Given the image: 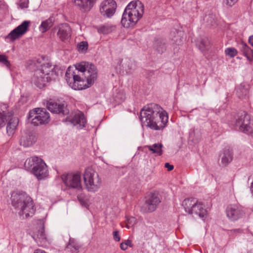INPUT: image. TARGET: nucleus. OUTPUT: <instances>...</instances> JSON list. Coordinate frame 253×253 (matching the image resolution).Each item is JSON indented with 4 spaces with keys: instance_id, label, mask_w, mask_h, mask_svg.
Returning a JSON list of instances; mask_svg holds the SVG:
<instances>
[{
    "instance_id": "f257e3e1",
    "label": "nucleus",
    "mask_w": 253,
    "mask_h": 253,
    "mask_svg": "<svg viewBox=\"0 0 253 253\" xmlns=\"http://www.w3.org/2000/svg\"><path fill=\"white\" fill-rule=\"evenodd\" d=\"M162 110L159 105L154 103L143 107L139 116L142 125L155 130H163L168 122V115Z\"/></svg>"
},
{
    "instance_id": "f03ea898",
    "label": "nucleus",
    "mask_w": 253,
    "mask_h": 253,
    "mask_svg": "<svg viewBox=\"0 0 253 253\" xmlns=\"http://www.w3.org/2000/svg\"><path fill=\"white\" fill-rule=\"evenodd\" d=\"M62 72L59 67L46 63L41 65V68L36 70L31 79V83L39 88L44 87L46 84L55 80Z\"/></svg>"
},
{
    "instance_id": "7ed1b4c3",
    "label": "nucleus",
    "mask_w": 253,
    "mask_h": 253,
    "mask_svg": "<svg viewBox=\"0 0 253 253\" xmlns=\"http://www.w3.org/2000/svg\"><path fill=\"white\" fill-rule=\"evenodd\" d=\"M11 204L17 209L19 214L25 215V217L33 216L36 207L32 199L25 192H13L11 196Z\"/></svg>"
},
{
    "instance_id": "20e7f679",
    "label": "nucleus",
    "mask_w": 253,
    "mask_h": 253,
    "mask_svg": "<svg viewBox=\"0 0 253 253\" xmlns=\"http://www.w3.org/2000/svg\"><path fill=\"white\" fill-rule=\"evenodd\" d=\"M144 5L139 0L132 1L126 7L122 15L121 23L126 28L133 27L142 18Z\"/></svg>"
},
{
    "instance_id": "39448f33",
    "label": "nucleus",
    "mask_w": 253,
    "mask_h": 253,
    "mask_svg": "<svg viewBox=\"0 0 253 253\" xmlns=\"http://www.w3.org/2000/svg\"><path fill=\"white\" fill-rule=\"evenodd\" d=\"M26 169L31 170L38 180H42L48 176L47 166L43 160L38 157L27 159L24 164Z\"/></svg>"
},
{
    "instance_id": "423d86ee",
    "label": "nucleus",
    "mask_w": 253,
    "mask_h": 253,
    "mask_svg": "<svg viewBox=\"0 0 253 253\" xmlns=\"http://www.w3.org/2000/svg\"><path fill=\"white\" fill-rule=\"evenodd\" d=\"M87 75L81 77L78 74L75 77V80L73 82L71 87L75 90H82L91 86L97 79V71L96 67L93 64H90Z\"/></svg>"
},
{
    "instance_id": "0eeeda50",
    "label": "nucleus",
    "mask_w": 253,
    "mask_h": 253,
    "mask_svg": "<svg viewBox=\"0 0 253 253\" xmlns=\"http://www.w3.org/2000/svg\"><path fill=\"white\" fill-rule=\"evenodd\" d=\"M8 105L6 104H0V128L5 125L8 121L6 126V132L9 136L14 134L18 123V120L16 117H11L12 114L7 112Z\"/></svg>"
},
{
    "instance_id": "6e6552de",
    "label": "nucleus",
    "mask_w": 253,
    "mask_h": 253,
    "mask_svg": "<svg viewBox=\"0 0 253 253\" xmlns=\"http://www.w3.org/2000/svg\"><path fill=\"white\" fill-rule=\"evenodd\" d=\"M235 126L236 128L247 134L253 135V120L250 116L243 111L238 114Z\"/></svg>"
},
{
    "instance_id": "1a4fd4ad",
    "label": "nucleus",
    "mask_w": 253,
    "mask_h": 253,
    "mask_svg": "<svg viewBox=\"0 0 253 253\" xmlns=\"http://www.w3.org/2000/svg\"><path fill=\"white\" fill-rule=\"evenodd\" d=\"M49 114L44 108H35L31 110L28 119L34 126L44 125L49 121Z\"/></svg>"
},
{
    "instance_id": "9d476101",
    "label": "nucleus",
    "mask_w": 253,
    "mask_h": 253,
    "mask_svg": "<svg viewBox=\"0 0 253 253\" xmlns=\"http://www.w3.org/2000/svg\"><path fill=\"white\" fill-rule=\"evenodd\" d=\"M186 212L190 214L193 213L197 214L201 218L205 217L207 211L204 209L203 205L200 203H198L197 201L193 198L185 199L182 204Z\"/></svg>"
},
{
    "instance_id": "9b49d317",
    "label": "nucleus",
    "mask_w": 253,
    "mask_h": 253,
    "mask_svg": "<svg viewBox=\"0 0 253 253\" xmlns=\"http://www.w3.org/2000/svg\"><path fill=\"white\" fill-rule=\"evenodd\" d=\"M91 169H86L84 174V180L88 191L95 192L101 185V180L98 174L92 171Z\"/></svg>"
},
{
    "instance_id": "f8f14e48",
    "label": "nucleus",
    "mask_w": 253,
    "mask_h": 253,
    "mask_svg": "<svg viewBox=\"0 0 253 253\" xmlns=\"http://www.w3.org/2000/svg\"><path fill=\"white\" fill-rule=\"evenodd\" d=\"M161 202V196L157 192H151L145 197L143 205L140 207L142 213L154 211Z\"/></svg>"
},
{
    "instance_id": "ddd939ff",
    "label": "nucleus",
    "mask_w": 253,
    "mask_h": 253,
    "mask_svg": "<svg viewBox=\"0 0 253 253\" xmlns=\"http://www.w3.org/2000/svg\"><path fill=\"white\" fill-rule=\"evenodd\" d=\"M63 183L69 189L82 191L81 175L80 173H64L61 175Z\"/></svg>"
},
{
    "instance_id": "4468645a",
    "label": "nucleus",
    "mask_w": 253,
    "mask_h": 253,
    "mask_svg": "<svg viewBox=\"0 0 253 253\" xmlns=\"http://www.w3.org/2000/svg\"><path fill=\"white\" fill-rule=\"evenodd\" d=\"M117 4L114 0H105L100 6V12L104 17L110 18L115 13Z\"/></svg>"
},
{
    "instance_id": "2eb2a0df",
    "label": "nucleus",
    "mask_w": 253,
    "mask_h": 253,
    "mask_svg": "<svg viewBox=\"0 0 253 253\" xmlns=\"http://www.w3.org/2000/svg\"><path fill=\"white\" fill-rule=\"evenodd\" d=\"M227 216L231 220L235 221L242 217L245 212L241 206L230 205L226 210Z\"/></svg>"
},
{
    "instance_id": "dca6fc26",
    "label": "nucleus",
    "mask_w": 253,
    "mask_h": 253,
    "mask_svg": "<svg viewBox=\"0 0 253 253\" xmlns=\"http://www.w3.org/2000/svg\"><path fill=\"white\" fill-rule=\"evenodd\" d=\"M29 24L30 22L28 21H23L20 25L10 32L6 37V39H9L12 42L19 39L27 31Z\"/></svg>"
},
{
    "instance_id": "f3484780",
    "label": "nucleus",
    "mask_w": 253,
    "mask_h": 253,
    "mask_svg": "<svg viewBox=\"0 0 253 253\" xmlns=\"http://www.w3.org/2000/svg\"><path fill=\"white\" fill-rule=\"evenodd\" d=\"M46 106L48 110L53 113L61 114L63 115L69 113V111L64 104L58 103L51 99L47 102Z\"/></svg>"
},
{
    "instance_id": "a211bd4d",
    "label": "nucleus",
    "mask_w": 253,
    "mask_h": 253,
    "mask_svg": "<svg viewBox=\"0 0 253 253\" xmlns=\"http://www.w3.org/2000/svg\"><path fill=\"white\" fill-rule=\"evenodd\" d=\"M96 0H74L75 6L82 12L87 13L93 7Z\"/></svg>"
},
{
    "instance_id": "6ab92c4d",
    "label": "nucleus",
    "mask_w": 253,
    "mask_h": 253,
    "mask_svg": "<svg viewBox=\"0 0 253 253\" xmlns=\"http://www.w3.org/2000/svg\"><path fill=\"white\" fill-rule=\"evenodd\" d=\"M56 30H58L57 35L62 41L68 40L71 36V29L67 23L60 24L57 27H55L52 31L54 32Z\"/></svg>"
},
{
    "instance_id": "aec40b11",
    "label": "nucleus",
    "mask_w": 253,
    "mask_h": 253,
    "mask_svg": "<svg viewBox=\"0 0 253 253\" xmlns=\"http://www.w3.org/2000/svg\"><path fill=\"white\" fill-rule=\"evenodd\" d=\"M37 141L35 133L33 131H27L23 134L19 141L20 145L25 147L33 145Z\"/></svg>"
},
{
    "instance_id": "412c9836",
    "label": "nucleus",
    "mask_w": 253,
    "mask_h": 253,
    "mask_svg": "<svg viewBox=\"0 0 253 253\" xmlns=\"http://www.w3.org/2000/svg\"><path fill=\"white\" fill-rule=\"evenodd\" d=\"M167 42L166 39L158 38L155 40L154 42V48L159 54H162L167 50Z\"/></svg>"
},
{
    "instance_id": "4be33fe9",
    "label": "nucleus",
    "mask_w": 253,
    "mask_h": 253,
    "mask_svg": "<svg viewBox=\"0 0 253 253\" xmlns=\"http://www.w3.org/2000/svg\"><path fill=\"white\" fill-rule=\"evenodd\" d=\"M32 238L38 244H44L47 241L44 233V227L42 224L36 233L32 236Z\"/></svg>"
},
{
    "instance_id": "5701e85b",
    "label": "nucleus",
    "mask_w": 253,
    "mask_h": 253,
    "mask_svg": "<svg viewBox=\"0 0 253 253\" xmlns=\"http://www.w3.org/2000/svg\"><path fill=\"white\" fill-rule=\"evenodd\" d=\"M69 121L74 126L79 125L80 128L84 127L86 123L84 114L81 112L76 114L72 118L70 119Z\"/></svg>"
},
{
    "instance_id": "b1692460",
    "label": "nucleus",
    "mask_w": 253,
    "mask_h": 253,
    "mask_svg": "<svg viewBox=\"0 0 253 253\" xmlns=\"http://www.w3.org/2000/svg\"><path fill=\"white\" fill-rule=\"evenodd\" d=\"M220 157L222 165L226 166L233 160V153L229 149H224L220 154Z\"/></svg>"
},
{
    "instance_id": "393cba45",
    "label": "nucleus",
    "mask_w": 253,
    "mask_h": 253,
    "mask_svg": "<svg viewBox=\"0 0 253 253\" xmlns=\"http://www.w3.org/2000/svg\"><path fill=\"white\" fill-rule=\"evenodd\" d=\"M239 46L241 52H243L249 61L253 60V50L246 43L242 42L239 43Z\"/></svg>"
},
{
    "instance_id": "a878e982",
    "label": "nucleus",
    "mask_w": 253,
    "mask_h": 253,
    "mask_svg": "<svg viewBox=\"0 0 253 253\" xmlns=\"http://www.w3.org/2000/svg\"><path fill=\"white\" fill-rule=\"evenodd\" d=\"M210 42L207 37L201 38L196 42V45L202 52L208 50L210 48Z\"/></svg>"
},
{
    "instance_id": "bb28decb",
    "label": "nucleus",
    "mask_w": 253,
    "mask_h": 253,
    "mask_svg": "<svg viewBox=\"0 0 253 253\" xmlns=\"http://www.w3.org/2000/svg\"><path fill=\"white\" fill-rule=\"evenodd\" d=\"M90 64H89L88 63L86 64L84 62L77 64L76 65L75 69H74V71L77 74H79V72H80L82 76H86V75H87V72L88 71Z\"/></svg>"
},
{
    "instance_id": "cd10ccee",
    "label": "nucleus",
    "mask_w": 253,
    "mask_h": 253,
    "mask_svg": "<svg viewBox=\"0 0 253 253\" xmlns=\"http://www.w3.org/2000/svg\"><path fill=\"white\" fill-rule=\"evenodd\" d=\"M145 147L152 152V154H155L156 156H160L163 154L162 148L163 145L161 143H155L152 145H147Z\"/></svg>"
},
{
    "instance_id": "c85d7f7f",
    "label": "nucleus",
    "mask_w": 253,
    "mask_h": 253,
    "mask_svg": "<svg viewBox=\"0 0 253 253\" xmlns=\"http://www.w3.org/2000/svg\"><path fill=\"white\" fill-rule=\"evenodd\" d=\"M115 29L116 26L113 24L106 23L100 26L98 28L97 30L98 32L100 33L103 34H108L114 31Z\"/></svg>"
},
{
    "instance_id": "c756f323",
    "label": "nucleus",
    "mask_w": 253,
    "mask_h": 253,
    "mask_svg": "<svg viewBox=\"0 0 253 253\" xmlns=\"http://www.w3.org/2000/svg\"><path fill=\"white\" fill-rule=\"evenodd\" d=\"M81 248L80 245L74 238H70L66 248L69 250L72 253H78Z\"/></svg>"
},
{
    "instance_id": "7c9ffc66",
    "label": "nucleus",
    "mask_w": 253,
    "mask_h": 253,
    "mask_svg": "<svg viewBox=\"0 0 253 253\" xmlns=\"http://www.w3.org/2000/svg\"><path fill=\"white\" fill-rule=\"evenodd\" d=\"M78 74L74 72L73 68L69 67L68 68L65 74V78L68 84L71 86L73 82L75 80V77L77 76Z\"/></svg>"
},
{
    "instance_id": "2f4dec72",
    "label": "nucleus",
    "mask_w": 253,
    "mask_h": 253,
    "mask_svg": "<svg viewBox=\"0 0 253 253\" xmlns=\"http://www.w3.org/2000/svg\"><path fill=\"white\" fill-rule=\"evenodd\" d=\"M53 22L54 20L52 17H50L42 21L39 27L40 30L42 33L46 32L52 26Z\"/></svg>"
},
{
    "instance_id": "473e14b6",
    "label": "nucleus",
    "mask_w": 253,
    "mask_h": 253,
    "mask_svg": "<svg viewBox=\"0 0 253 253\" xmlns=\"http://www.w3.org/2000/svg\"><path fill=\"white\" fill-rule=\"evenodd\" d=\"M249 91L244 86L240 85L236 89V94L238 98L243 99L248 94Z\"/></svg>"
},
{
    "instance_id": "72a5a7b5",
    "label": "nucleus",
    "mask_w": 253,
    "mask_h": 253,
    "mask_svg": "<svg viewBox=\"0 0 253 253\" xmlns=\"http://www.w3.org/2000/svg\"><path fill=\"white\" fill-rule=\"evenodd\" d=\"M122 67L125 68L126 70H130L132 68L133 61L130 58H126L122 62Z\"/></svg>"
},
{
    "instance_id": "f704fd0d",
    "label": "nucleus",
    "mask_w": 253,
    "mask_h": 253,
    "mask_svg": "<svg viewBox=\"0 0 253 253\" xmlns=\"http://www.w3.org/2000/svg\"><path fill=\"white\" fill-rule=\"evenodd\" d=\"M225 54L229 56L231 58H233L235 56L238 52L237 50L233 47L227 48L225 50Z\"/></svg>"
},
{
    "instance_id": "c9c22d12",
    "label": "nucleus",
    "mask_w": 253,
    "mask_h": 253,
    "mask_svg": "<svg viewBox=\"0 0 253 253\" xmlns=\"http://www.w3.org/2000/svg\"><path fill=\"white\" fill-rule=\"evenodd\" d=\"M0 63L3 64L7 68H9L10 66V63L8 60L7 56L3 54H0Z\"/></svg>"
},
{
    "instance_id": "e433bc0d",
    "label": "nucleus",
    "mask_w": 253,
    "mask_h": 253,
    "mask_svg": "<svg viewBox=\"0 0 253 253\" xmlns=\"http://www.w3.org/2000/svg\"><path fill=\"white\" fill-rule=\"evenodd\" d=\"M79 51L86 50L88 48V43L86 41H83L79 43L77 45Z\"/></svg>"
},
{
    "instance_id": "4c0bfd02",
    "label": "nucleus",
    "mask_w": 253,
    "mask_h": 253,
    "mask_svg": "<svg viewBox=\"0 0 253 253\" xmlns=\"http://www.w3.org/2000/svg\"><path fill=\"white\" fill-rule=\"evenodd\" d=\"M125 99V96L123 93H118L115 97V101L120 103Z\"/></svg>"
},
{
    "instance_id": "58836bf2",
    "label": "nucleus",
    "mask_w": 253,
    "mask_h": 253,
    "mask_svg": "<svg viewBox=\"0 0 253 253\" xmlns=\"http://www.w3.org/2000/svg\"><path fill=\"white\" fill-rule=\"evenodd\" d=\"M208 22H209V25L214 26L216 24V21L214 19V16L213 15H210L208 17Z\"/></svg>"
},
{
    "instance_id": "ea45409f",
    "label": "nucleus",
    "mask_w": 253,
    "mask_h": 253,
    "mask_svg": "<svg viewBox=\"0 0 253 253\" xmlns=\"http://www.w3.org/2000/svg\"><path fill=\"white\" fill-rule=\"evenodd\" d=\"M113 238L116 241L119 242L120 241L121 238H120V236H119L118 231H114L113 233Z\"/></svg>"
},
{
    "instance_id": "a19ab883",
    "label": "nucleus",
    "mask_w": 253,
    "mask_h": 253,
    "mask_svg": "<svg viewBox=\"0 0 253 253\" xmlns=\"http://www.w3.org/2000/svg\"><path fill=\"white\" fill-rule=\"evenodd\" d=\"M237 0H226V4L229 6H232L237 2Z\"/></svg>"
},
{
    "instance_id": "79ce46f5",
    "label": "nucleus",
    "mask_w": 253,
    "mask_h": 253,
    "mask_svg": "<svg viewBox=\"0 0 253 253\" xmlns=\"http://www.w3.org/2000/svg\"><path fill=\"white\" fill-rule=\"evenodd\" d=\"M126 220H127V224H132L134 223V222L135 221V218L133 217H130L129 218H127Z\"/></svg>"
},
{
    "instance_id": "37998d69",
    "label": "nucleus",
    "mask_w": 253,
    "mask_h": 253,
    "mask_svg": "<svg viewBox=\"0 0 253 253\" xmlns=\"http://www.w3.org/2000/svg\"><path fill=\"white\" fill-rule=\"evenodd\" d=\"M165 167L168 169V171H171L174 168L173 166L171 165H170L169 163H166L165 165Z\"/></svg>"
},
{
    "instance_id": "c03bdc74",
    "label": "nucleus",
    "mask_w": 253,
    "mask_h": 253,
    "mask_svg": "<svg viewBox=\"0 0 253 253\" xmlns=\"http://www.w3.org/2000/svg\"><path fill=\"white\" fill-rule=\"evenodd\" d=\"M120 248L123 251H126L127 249V247L125 242L121 243Z\"/></svg>"
},
{
    "instance_id": "a18cd8bd",
    "label": "nucleus",
    "mask_w": 253,
    "mask_h": 253,
    "mask_svg": "<svg viewBox=\"0 0 253 253\" xmlns=\"http://www.w3.org/2000/svg\"><path fill=\"white\" fill-rule=\"evenodd\" d=\"M125 243L126 244L127 247H128V246L130 247H132L133 245L132 244H131V240H129V239H127L125 241Z\"/></svg>"
},
{
    "instance_id": "49530a36",
    "label": "nucleus",
    "mask_w": 253,
    "mask_h": 253,
    "mask_svg": "<svg viewBox=\"0 0 253 253\" xmlns=\"http://www.w3.org/2000/svg\"><path fill=\"white\" fill-rule=\"evenodd\" d=\"M20 6L22 8H25L28 7V2L26 1L21 2Z\"/></svg>"
},
{
    "instance_id": "de8ad7c7",
    "label": "nucleus",
    "mask_w": 253,
    "mask_h": 253,
    "mask_svg": "<svg viewBox=\"0 0 253 253\" xmlns=\"http://www.w3.org/2000/svg\"><path fill=\"white\" fill-rule=\"evenodd\" d=\"M242 232V230L240 229H235L230 230L231 233H241Z\"/></svg>"
},
{
    "instance_id": "09e8293b",
    "label": "nucleus",
    "mask_w": 253,
    "mask_h": 253,
    "mask_svg": "<svg viewBox=\"0 0 253 253\" xmlns=\"http://www.w3.org/2000/svg\"><path fill=\"white\" fill-rule=\"evenodd\" d=\"M249 42L251 44L252 46H253V35L249 37Z\"/></svg>"
},
{
    "instance_id": "8fccbe9b",
    "label": "nucleus",
    "mask_w": 253,
    "mask_h": 253,
    "mask_svg": "<svg viewBox=\"0 0 253 253\" xmlns=\"http://www.w3.org/2000/svg\"><path fill=\"white\" fill-rule=\"evenodd\" d=\"M78 199L79 200V201H80L81 202H82V201H83V199H82V197L81 195H78Z\"/></svg>"
},
{
    "instance_id": "3c124183",
    "label": "nucleus",
    "mask_w": 253,
    "mask_h": 253,
    "mask_svg": "<svg viewBox=\"0 0 253 253\" xmlns=\"http://www.w3.org/2000/svg\"><path fill=\"white\" fill-rule=\"evenodd\" d=\"M37 63H39V64H40V63H41V62H40V61H39V59L37 60Z\"/></svg>"
},
{
    "instance_id": "603ef678",
    "label": "nucleus",
    "mask_w": 253,
    "mask_h": 253,
    "mask_svg": "<svg viewBox=\"0 0 253 253\" xmlns=\"http://www.w3.org/2000/svg\"><path fill=\"white\" fill-rule=\"evenodd\" d=\"M196 210L197 211H199V210L198 209V208H196Z\"/></svg>"
}]
</instances>
